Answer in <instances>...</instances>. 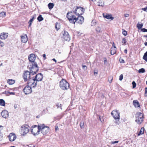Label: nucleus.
I'll use <instances>...</instances> for the list:
<instances>
[{
    "instance_id": "nucleus-1",
    "label": "nucleus",
    "mask_w": 147,
    "mask_h": 147,
    "mask_svg": "<svg viewBox=\"0 0 147 147\" xmlns=\"http://www.w3.org/2000/svg\"><path fill=\"white\" fill-rule=\"evenodd\" d=\"M28 68L29 69L30 71H24L23 77L24 81L26 82L28 81V84L30 85L29 82L31 80H33V75L36 74L38 70H34V69L31 68H30L29 67H28Z\"/></svg>"
},
{
    "instance_id": "nucleus-2",
    "label": "nucleus",
    "mask_w": 147,
    "mask_h": 147,
    "mask_svg": "<svg viewBox=\"0 0 147 147\" xmlns=\"http://www.w3.org/2000/svg\"><path fill=\"white\" fill-rule=\"evenodd\" d=\"M28 58L30 62L28 67H29L30 68H33L34 69V70H38L39 67L36 63L34 62L35 59V55L33 54H30L28 56Z\"/></svg>"
},
{
    "instance_id": "nucleus-3",
    "label": "nucleus",
    "mask_w": 147,
    "mask_h": 147,
    "mask_svg": "<svg viewBox=\"0 0 147 147\" xmlns=\"http://www.w3.org/2000/svg\"><path fill=\"white\" fill-rule=\"evenodd\" d=\"M43 78V75L41 73L37 74L35 77L33 76V80L29 82L30 85L33 88L35 87L37 85V82L41 81Z\"/></svg>"
},
{
    "instance_id": "nucleus-4",
    "label": "nucleus",
    "mask_w": 147,
    "mask_h": 147,
    "mask_svg": "<svg viewBox=\"0 0 147 147\" xmlns=\"http://www.w3.org/2000/svg\"><path fill=\"white\" fill-rule=\"evenodd\" d=\"M59 86L63 90H66L69 87V84L65 80L62 79L59 82Z\"/></svg>"
},
{
    "instance_id": "nucleus-5",
    "label": "nucleus",
    "mask_w": 147,
    "mask_h": 147,
    "mask_svg": "<svg viewBox=\"0 0 147 147\" xmlns=\"http://www.w3.org/2000/svg\"><path fill=\"white\" fill-rule=\"evenodd\" d=\"M120 113L117 110H114L112 111L111 113V115L113 116L114 119H117L115 121V123L119 124V120L120 119Z\"/></svg>"
},
{
    "instance_id": "nucleus-6",
    "label": "nucleus",
    "mask_w": 147,
    "mask_h": 147,
    "mask_svg": "<svg viewBox=\"0 0 147 147\" xmlns=\"http://www.w3.org/2000/svg\"><path fill=\"white\" fill-rule=\"evenodd\" d=\"M38 127L40 129V131L44 135L46 134L49 132V127L47 126H45L43 124L38 125Z\"/></svg>"
},
{
    "instance_id": "nucleus-7",
    "label": "nucleus",
    "mask_w": 147,
    "mask_h": 147,
    "mask_svg": "<svg viewBox=\"0 0 147 147\" xmlns=\"http://www.w3.org/2000/svg\"><path fill=\"white\" fill-rule=\"evenodd\" d=\"M72 12H68L67 14V17L69 22L71 23L74 24L77 21L76 18L74 15H72Z\"/></svg>"
},
{
    "instance_id": "nucleus-8",
    "label": "nucleus",
    "mask_w": 147,
    "mask_h": 147,
    "mask_svg": "<svg viewBox=\"0 0 147 147\" xmlns=\"http://www.w3.org/2000/svg\"><path fill=\"white\" fill-rule=\"evenodd\" d=\"M21 134L24 136L28 133L29 131V127L26 124L22 125L21 126Z\"/></svg>"
},
{
    "instance_id": "nucleus-9",
    "label": "nucleus",
    "mask_w": 147,
    "mask_h": 147,
    "mask_svg": "<svg viewBox=\"0 0 147 147\" xmlns=\"http://www.w3.org/2000/svg\"><path fill=\"white\" fill-rule=\"evenodd\" d=\"M40 132V129L38 128V125L37 126L34 125L31 127V132L34 135L36 136L39 134Z\"/></svg>"
},
{
    "instance_id": "nucleus-10",
    "label": "nucleus",
    "mask_w": 147,
    "mask_h": 147,
    "mask_svg": "<svg viewBox=\"0 0 147 147\" xmlns=\"http://www.w3.org/2000/svg\"><path fill=\"white\" fill-rule=\"evenodd\" d=\"M143 115L140 112L137 113L136 114V121L139 124H140L142 122L143 119Z\"/></svg>"
},
{
    "instance_id": "nucleus-11",
    "label": "nucleus",
    "mask_w": 147,
    "mask_h": 147,
    "mask_svg": "<svg viewBox=\"0 0 147 147\" xmlns=\"http://www.w3.org/2000/svg\"><path fill=\"white\" fill-rule=\"evenodd\" d=\"M84 9L81 7H76L74 11L76 16H80L84 12Z\"/></svg>"
},
{
    "instance_id": "nucleus-12",
    "label": "nucleus",
    "mask_w": 147,
    "mask_h": 147,
    "mask_svg": "<svg viewBox=\"0 0 147 147\" xmlns=\"http://www.w3.org/2000/svg\"><path fill=\"white\" fill-rule=\"evenodd\" d=\"M30 85H28L26 86L23 89V91L26 94H29L32 92Z\"/></svg>"
},
{
    "instance_id": "nucleus-13",
    "label": "nucleus",
    "mask_w": 147,
    "mask_h": 147,
    "mask_svg": "<svg viewBox=\"0 0 147 147\" xmlns=\"http://www.w3.org/2000/svg\"><path fill=\"white\" fill-rule=\"evenodd\" d=\"M63 32L62 38L66 41H69L70 38L68 32L66 31H64Z\"/></svg>"
},
{
    "instance_id": "nucleus-14",
    "label": "nucleus",
    "mask_w": 147,
    "mask_h": 147,
    "mask_svg": "<svg viewBox=\"0 0 147 147\" xmlns=\"http://www.w3.org/2000/svg\"><path fill=\"white\" fill-rule=\"evenodd\" d=\"M77 21L76 22L77 23L81 24L83 23L84 22V17L82 16H78L77 18H76Z\"/></svg>"
},
{
    "instance_id": "nucleus-15",
    "label": "nucleus",
    "mask_w": 147,
    "mask_h": 147,
    "mask_svg": "<svg viewBox=\"0 0 147 147\" xmlns=\"http://www.w3.org/2000/svg\"><path fill=\"white\" fill-rule=\"evenodd\" d=\"M8 138L9 140L11 142H12L15 140L16 139V136L14 134L12 133L9 134L8 136Z\"/></svg>"
},
{
    "instance_id": "nucleus-16",
    "label": "nucleus",
    "mask_w": 147,
    "mask_h": 147,
    "mask_svg": "<svg viewBox=\"0 0 147 147\" xmlns=\"http://www.w3.org/2000/svg\"><path fill=\"white\" fill-rule=\"evenodd\" d=\"M2 117L5 118H6L8 117L9 113L8 111L6 110L3 111L1 113Z\"/></svg>"
},
{
    "instance_id": "nucleus-17",
    "label": "nucleus",
    "mask_w": 147,
    "mask_h": 147,
    "mask_svg": "<svg viewBox=\"0 0 147 147\" xmlns=\"http://www.w3.org/2000/svg\"><path fill=\"white\" fill-rule=\"evenodd\" d=\"M103 17L108 19H111L113 20L114 18L113 17L111 14H109L107 13H103Z\"/></svg>"
},
{
    "instance_id": "nucleus-18",
    "label": "nucleus",
    "mask_w": 147,
    "mask_h": 147,
    "mask_svg": "<svg viewBox=\"0 0 147 147\" xmlns=\"http://www.w3.org/2000/svg\"><path fill=\"white\" fill-rule=\"evenodd\" d=\"M8 36V34L7 33H2L0 34V39H5L7 38Z\"/></svg>"
},
{
    "instance_id": "nucleus-19",
    "label": "nucleus",
    "mask_w": 147,
    "mask_h": 147,
    "mask_svg": "<svg viewBox=\"0 0 147 147\" xmlns=\"http://www.w3.org/2000/svg\"><path fill=\"white\" fill-rule=\"evenodd\" d=\"M21 41L22 42L26 43L28 39L26 34H25L24 36H21Z\"/></svg>"
},
{
    "instance_id": "nucleus-20",
    "label": "nucleus",
    "mask_w": 147,
    "mask_h": 147,
    "mask_svg": "<svg viewBox=\"0 0 147 147\" xmlns=\"http://www.w3.org/2000/svg\"><path fill=\"white\" fill-rule=\"evenodd\" d=\"M133 104L136 107H140V105L139 102L137 100H134L133 101Z\"/></svg>"
},
{
    "instance_id": "nucleus-21",
    "label": "nucleus",
    "mask_w": 147,
    "mask_h": 147,
    "mask_svg": "<svg viewBox=\"0 0 147 147\" xmlns=\"http://www.w3.org/2000/svg\"><path fill=\"white\" fill-rule=\"evenodd\" d=\"M7 82L9 84H14L15 82V81L14 80H13L12 79L11 80H7Z\"/></svg>"
},
{
    "instance_id": "nucleus-22",
    "label": "nucleus",
    "mask_w": 147,
    "mask_h": 147,
    "mask_svg": "<svg viewBox=\"0 0 147 147\" xmlns=\"http://www.w3.org/2000/svg\"><path fill=\"white\" fill-rule=\"evenodd\" d=\"M116 52V49H114L113 48H111V55H113Z\"/></svg>"
},
{
    "instance_id": "nucleus-23",
    "label": "nucleus",
    "mask_w": 147,
    "mask_h": 147,
    "mask_svg": "<svg viewBox=\"0 0 147 147\" xmlns=\"http://www.w3.org/2000/svg\"><path fill=\"white\" fill-rule=\"evenodd\" d=\"M55 28L57 30H58L60 28V24L58 23H56L55 24Z\"/></svg>"
},
{
    "instance_id": "nucleus-24",
    "label": "nucleus",
    "mask_w": 147,
    "mask_h": 147,
    "mask_svg": "<svg viewBox=\"0 0 147 147\" xmlns=\"http://www.w3.org/2000/svg\"><path fill=\"white\" fill-rule=\"evenodd\" d=\"M0 105L2 106H4L5 105V101L3 99H0Z\"/></svg>"
},
{
    "instance_id": "nucleus-25",
    "label": "nucleus",
    "mask_w": 147,
    "mask_h": 147,
    "mask_svg": "<svg viewBox=\"0 0 147 147\" xmlns=\"http://www.w3.org/2000/svg\"><path fill=\"white\" fill-rule=\"evenodd\" d=\"M144 127L141 128L140 131L139 133L138 134V135H140L143 134L144 133Z\"/></svg>"
},
{
    "instance_id": "nucleus-26",
    "label": "nucleus",
    "mask_w": 147,
    "mask_h": 147,
    "mask_svg": "<svg viewBox=\"0 0 147 147\" xmlns=\"http://www.w3.org/2000/svg\"><path fill=\"white\" fill-rule=\"evenodd\" d=\"M143 59L147 62V51L144 54Z\"/></svg>"
},
{
    "instance_id": "nucleus-27",
    "label": "nucleus",
    "mask_w": 147,
    "mask_h": 147,
    "mask_svg": "<svg viewBox=\"0 0 147 147\" xmlns=\"http://www.w3.org/2000/svg\"><path fill=\"white\" fill-rule=\"evenodd\" d=\"M48 7L50 9H52L54 6V4L53 3H49L48 5Z\"/></svg>"
},
{
    "instance_id": "nucleus-28",
    "label": "nucleus",
    "mask_w": 147,
    "mask_h": 147,
    "mask_svg": "<svg viewBox=\"0 0 147 147\" xmlns=\"http://www.w3.org/2000/svg\"><path fill=\"white\" fill-rule=\"evenodd\" d=\"M37 20L39 22H41L43 20V18L41 15H40L37 18Z\"/></svg>"
},
{
    "instance_id": "nucleus-29",
    "label": "nucleus",
    "mask_w": 147,
    "mask_h": 147,
    "mask_svg": "<svg viewBox=\"0 0 147 147\" xmlns=\"http://www.w3.org/2000/svg\"><path fill=\"white\" fill-rule=\"evenodd\" d=\"M6 16V13L4 12H2L0 13V16L2 17H4Z\"/></svg>"
},
{
    "instance_id": "nucleus-30",
    "label": "nucleus",
    "mask_w": 147,
    "mask_h": 147,
    "mask_svg": "<svg viewBox=\"0 0 147 147\" xmlns=\"http://www.w3.org/2000/svg\"><path fill=\"white\" fill-rule=\"evenodd\" d=\"M145 71V69L143 68H141L139 69L138 72L139 73H144Z\"/></svg>"
},
{
    "instance_id": "nucleus-31",
    "label": "nucleus",
    "mask_w": 147,
    "mask_h": 147,
    "mask_svg": "<svg viewBox=\"0 0 147 147\" xmlns=\"http://www.w3.org/2000/svg\"><path fill=\"white\" fill-rule=\"evenodd\" d=\"M98 6H102L103 7L104 5V3L102 1H99L98 2Z\"/></svg>"
},
{
    "instance_id": "nucleus-32",
    "label": "nucleus",
    "mask_w": 147,
    "mask_h": 147,
    "mask_svg": "<svg viewBox=\"0 0 147 147\" xmlns=\"http://www.w3.org/2000/svg\"><path fill=\"white\" fill-rule=\"evenodd\" d=\"M143 26V24H137V27H138V28L139 29H140Z\"/></svg>"
},
{
    "instance_id": "nucleus-33",
    "label": "nucleus",
    "mask_w": 147,
    "mask_h": 147,
    "mask_svg": "<svg viewBox=\"0 0 147 147\" xmlns=\"http://www.w3.org/2000/svg\"><path fill=\"white\" fill-rule=\"evenodd\" d=\"M122 43H123L122 45H126L127 41L126 40V39L125 38H123L122 39Z\"/></svg>"
},
{
    "instance_id": "nucleus-34",
    "label": "nucleus",
    "mask_w": 147,
    "mask_h": 147,
    "mask_svg": "<svg viewBox=\"0 0 147 147\" xmlns=\"http://www.w3.org/2000/svg\"><path fill=\"white\" fill-rule=\"evenodd\" d=\"M80 127L82 129L84 128V123L83 121H81L80 123Z\"/></svg>"
},
{
    "instance_id": "nucleus-35",
    "label": "nucleus",
    "mask_w": 147,
    "mask_h": 147,
    "mask_svg": "<svg viewBox=\"0 0 147 147\" xmlns=\"http://www.w3.org/2000/svg\"><path fill=\"white\" fill-rule=\"evenodd\" d=\"M96 31L99 32H101V29L100 27L98 26L96 28Z\"/></svg>"
},
{
    "instance_id": "nucleus-36",
    "label": "nucleus",
    "mask_w": 147,
    "mask_h": 147,
    "mask_svg": "<svg viewBox=\"0 0 147 147\" xmlns=\"http://www.w3.org/2000/svg\"><path fill=\"white\" fill-rule=\"evenodd\" d=\"M56 106L58 108H60L61 109H62V105L61 104H58L56 105Z\"/></svg>"
},
{
    "instance_id": "nucleus-37",
    "label": "nucleus",
    "mask_w": 147,
    "mask_h": 147,
    "mask_svg": "<svg viewBox=\"0 0 147 147\" xmlns=\"http://www.w3.org/2000/svg\"><path fill=\"white\" fill-rule=\"evenodd\" d=\"M4 46V43L1 41L0 40V46L1 47H3Z\"/></svg>"
},
{
    "instance_id": "nucleus-38",
    "label": "nucleus",
    "mask_w": 147,
    "mask_h": 147,
    "mask_svg": "<svg viewBox=\"0 0 147 147\" xmlns=\"http://www.w3.org/2000/svg\"><path fill=\"white\" fill-rule=\"evenodd\" d=\"M132 84L133 85V88H134L136 86V84L134 81H133L132 82Z\"/></svg>"
},
{
    "instance_id": "nucleus-39",
    "label": "nucleus",
    "mask_w": 147,
    "mask_h": 147,
    "mask_svg": "<svg viewBox=\"0 0 147 147\" xmlns=\"http://www.w3.org/2000/svg\"><path fill=\"white\" fill-rule=\"evenodd\" d=\"M141 30L142 32H147V29L145 28H143L141 29Z\"/></svg>"
},
{
    "instance_id": "nucleus-40",
    "label": "nucleus",
    "mask_w": 147,
    "mask_h": 147,
    "mask_svg": "<svg viewBox=\"0 0 147 147\" xmlns=\"http://www.w3.org/2000/svg\"><path fill=\"white\" fill-rule=\"evenodd\" d=\"M145 96H147V87L145 88Z\"/></svg>"
},
{
    "instance_id": "nucleus-41",
    "label": "nucleus",
    "mask_w": 147,
    "mask_h": 147,
    "mask_svg": "<svg viewBox=\"0 0 147 147\" xmlns=\"http://www.w3.org/2000/svg\"><path fill=\"white\" fill-rule=\"evenodd\" d=\"M122 33L123 34L124 36H126L127 35V32L125 30L123 31Z\"/></svg>"
},
{
    "instance_id": "nucleus-42",
    "label": "nucleus",
    "mask_w": 147,
    "mask_h": 147,
    "mask_svg": "<svg viewBox=\"0 0 147 147\" xmlns=\"http://www.w3.org/2000/svg\"><path fill=\"white\" fill-rule=\"evenodd\" d=\"M82 67L83 69H84L85 70H86L87 69V67L86 66L84 65H82Z\"/></svg>"
},
{
    "instance_id": "nucleus-43",
    "label": "nucleus",
    "mask_w": 147,
    "mask_h": 147,
    "mask_svg": "<svg viewBox=\"0 0 147 147\" xmlns=\"http://www.w3.org/2000/svg\"><path fill=\"white\" fill-rule=\"evenodd\" d=\"M123 78V76L122 74H121L119 76V80H121Z\"/></svg>"
},
{
    "instance_id": "nucleus-44",
    "label": "nucleus",
    "mask_w": 147,
    "mask_h": 147,
    "mask_svg": "<svg viewBox=\"0 0 147 147\" xmlns=\"http://www.w3.org/2000/svg\"><path fill=\"white\" fill-rule=\"evenodd\" d=\"M119 141H112L111 142V143L112 144H115L118 143L119 142Z\"/></svg>"
},
{
    "instance_id": "nucleus-45",
    "label": "nucleus",
    "mask_w": 147,
    "mask_h": 147,
    "mask_svg": "<svg viewBox=\"0 0 147 147\" xmlns=\"http://www.w3.org/2000/svg\"><path fill=\"white\" fill-rule=\"evenodd\" d=\"M33 21L32 19H31L29 22H28V23L29 24V26H30L31 25V23Z\"/></svg>"
},
{
    "instance_id": "nucleus-46",
    "label": "nucleus",
    "mask_w": 147,
    "mask_h": 147,
    "mask_svg": "<svg viewBox=\"0 0 147 147\" xmlns=\"http://www.w3.org/2000/svg\"><path fill=\"white\" fill-rule=\"evenodd\" d=\"M119 61H120V62L121 63H123L125 62L124 60L123 59H119Z\"/></svg>"
},
{
    "instance_id": "nucleus-47",
    "label": "nucleus",
    "mask_w": 147,
    "mask_h": 147,
    "mask_svg": "<svg viewBox=\"0 0 147 147\" xmlns=\"http://www.w3.org/2000/svg\"><path fill=\"white\" fill-rule=\"evenodd\" d=\"M8 92L9 94H10L11 95H15V92Z\"/></svg>"
},
{
    "instance_id": "nucleus-48",
    "label": "nucleus",
    "mask_w": 147,
    "mask_h": 147,
    "mask_svg": "<svg viewBox=\"0 0 147 147\" xmlns=\"http://www.w3.org/2000/svg\"><path fill=\"white\" fill-rule=\"evenodd\" d=\"M142 10L145 11H147V6L146 7L142 8Z\"/></svg>"
},
{
    "instance_id": "nucleus-49",
    "label": "nucleus",
    "mask_w": 147,
    "mask_h": 147,
    "mask_svg": "<svg viewBox=\"0 0 147 147\" xmlns=\"http://www.w3.org/2000/svg\"><path fill=\"white\" fill-rule=\"evenodd\" d=\"M124 16L126 17H128L129 16V14H124Z\"/></svg>"
},
{
    "instance_id": "nucleus-50",
    "label": "nucleus",
    "mask_w": 147,
    "mask_h": 147,
    "mask_svg": "<svg viewBox=\"0 0 147 147\" xmlns=\"http://www.w3.org/2000/svg\"><path fill=\"white\" fill-rule=\"evenodd\" d=\"M36 15H34L32 17V20H33L36 17Z\"/></svg>"
},
{
    "instance_id": "nucleus-51",
    "label": "nucleus",
    "mask_w": 147,
    "mask_h": 147,
    "mask_svg": "<svg viewBox=\"0 0 147 147\" xmlns=\"http://www.w3.org/2000/svg\"><path fill=\"white\" fill-rule=\"evenodd\" d=\"M107 59L106 58H105V59L104 60V64H106L107 63Z\"/></svg>"
},
{
    "instance_id": "nucleus-52",
    "label": "nucleus",
    "mask_w": 147,
    "mask_h": 147,
    "mask_svg": "<svg viewBox=\"0 0 147 147\" xmlns=\"http://www.w3.org/2000/svg\"><path fill=\"white\" fill-rule=\"evenodd\" d=\"M3 139V136L1 135H0V141H1Z\"/></svg>"
},
{
    "instance_id": "nucleus-53",
    "label": "nucleus",
    "mask_w": 147,
    "mask_h": 147,
    "mask_svg": "<svg viewBox=\"0 0 147 147\" xmlns=\"http://www.w3.org/2000/svg\"><path fill=\"white\" fill-rule=\"evenodd\" d=\"M3 128V127L2 126L0 125V131L2 130Z\"/></svg>"
},
{
    "instance_id": "nucleus-54",
    "label": "nucleus",
    "mask_w": 147,
    "mask_h": 147,
    "mask_svg": "<svg viewBox=\"0 0 147 147\" xmlns=\"http://www.w3.org/2000/svg\"><path fill=\"white\" fill-rule=\"evenodd\" d=\"M127 49H125V50H124V53H127Z\"/></svg>"
},
{
    "instance_id": "nucleus-55",
    "label": "nucleus",
    "mask_w": 147,
    "mask_h": 147,
    "mask_svg": "<svg viewBox=\"0 0 147 147\" xmlns=\"http://www.w3.org/2000/svg\"><path fill=\"white\" fill-rule=\"evenodd\" d=\"M113 46L114 47V48L115 49H116V47L115 46V44L114 43H113Z\"/></svg>"
},
{
    "instance_id": "nucleus-56",
    "label": "nucleus",
    "mask_w": 147,
    "mask_h": 147,
    "mask_svg": "<svg viewBox=\"0 0 147 147\" xmlns=\"http://www.w3.org/2000/svg\"><path fill=\"white\" fill-rule=\"evenodd\" d=\"M42 56L43 57L45 58V59H46V55L45 54H44Z\"/></svg>"
},
{
    "instance_id": "nucleus-57",
    "label": "nucleus",
    "mask_w": 147,
    "mask_h": 147,
    "mask_svg": "<svg viewBox=\"0 0 147 147\" xmlns=\"http://www.w3.org/2000/svg\"><path fill=\"white\" fill-rule=\"evenodd\" d=\"M52 60L54 61L55 63H56L57 61L56 60V59H52Z\"/></svg>"
},
{
    "instance_id": "nucleus-58",
    "label": "nucleus",
    "mask_w": 147,
    "mask_h": 147,
    "mask_svg": "<svg viewBox=\"0 0 147 147\" xmlns=\"http://www.w3.org/2000/svg\"><path fill=\"white\" fill-rule=\"evenodd\" d=\"M97 73H98L97 72H95L94 71V74L95 75H96H96H97Z\"/></svg>"
},
{
    "instance_id": "nucleus-59",
    "label": "nucleus",
    "mask_w": 147,
    "mask_h": 147,
    "mask_svg": "<svg viewBox=\"0 0 147 147\" xmlns=\"http://www.w3.org/2000/svg\"><path fill=\"white\" fill-rule=\"evenodd\" d=\"M144 44L145 46H147V42H145Z\"/></svg>"
},
{
    "instance_id": "nucleus-60",
    "label": "nucleus",
    "mask_w": 147,
    "mask_h": 147,
    "mask_svg": "<svg viewBox=\"0 0 147 147\" xmlns=\"http://www.w3.org/2000/svg\"><path fill=\"white\" fill-rule=\"evenodd\" d=\"M99 119H100V120L101 121V122H102V120H101V119L100 118V117H99Z\"/></svg>"
},
{
    "instance_id": "nucleus-61",
    "label": "nucleus",
    "mask_w": 147,
    "mask_h": 147,
    "mask_svg": "<svg viewBox=\"0 0 147 147\" xmlns=\"http://www.w3.org/2000/svg\"><path fill=\"white\" fill-rule=\"evenodd\" d=\"M57 129H58V127H56V128H55L56 130H57Z\"/></svg>"
},
{
    "instance_id": "nucleus-62",
    "label": "nucleus",
    "mask_w": 147,
    "mask_h": 147,
    "mask_svg": "<svg viewBox=\"0 0 147 147\" xmlns=\"http://www.w3.org/2000/svg\"><path fill=\"white\" fill-rule=\"evenodd\" d=\"M61 1H66L67 0H61Z\"/></svg>"
},
{
    "instance_id": "nucleus-63",
    "label": "nucleus",
    "mask_w": 147,
    "mask_h": 147,
    "mask_svg": "<svg viewBox=\"0 0 147 147\" xmlns=\"http://www.w3.org/2000/svg\"><path fill=\"white\" fill-rule=\"evenodd\" d=\"M144 37H147V35H144Z\"/></svg>"
},
{
    "instance_id": "nucleus-64",
    "label": "nucleus",
    "mask_w": 147,
    "mask_h": 147,
    "mask_svg": "<svg viewBox=\"0 0 147 147\" xmlns=\"http://www.w3.org/2000/svg\"><path fill=\"white\" fill-rule=\"evenodd\" d=\"M2 65H3V64H2V63H1V64H0V66H2Z\"/></svg>"
}]
</instances>
